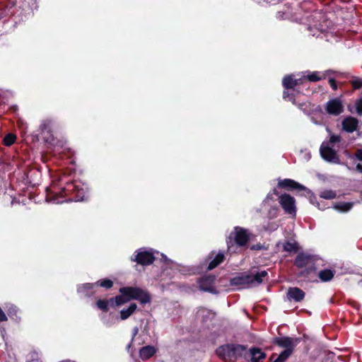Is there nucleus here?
<instances>
[{"mask_svg": "<svg viewBox=\"0 0 362 362\" xmlns=\"http://www.w3.org/2000/svg\"><path fill=\"white\" fill-rule=\"evenodd\" d=\"M356 112L359 115H362V98L359 99L356 103Z\"/></svg>", "mask_w": 362, "mask_h": 362, "instance_id": "nucleus-31", "label": "nucleus"}, {"mask_svg": "<svg viewBox=\"0 0 362 362\" xmlns=\"http://www.w3.org/2000/svg\"><path fill=\"white\" fill-rule=\"evenodd\" d=\"M230 241L228 242V250H231L233 245H230L231 240H233L234 242L238 246H245L249 239H250V233L247 230L244 229L240 227H235L234 231L230 233L229 236Z\"/></svg>", "mask_w": 362, "mask_h": 362, "instance_id": "nucleus-7", "label": "nucleus"}, {"mask_svg": "<svg viewBox=\"0 0 362 362\" xmlns=\"http://www.w3.org/2000/svg\"><path fill=\"white\" fill-rule=\"evenodd\" d=\"M265 357V353L259 348H251L247 354V358H250L251 362H259Z\"/></svg>", "mask_w": 362, "mask_h": 362, "instance_id": "nucleus-14", "label": "nucleus"}, {"mask_svg": "<svg viewBox=\"0 0 362 362\" xmlns=\"http://www.w3.org/2000/svg\"><path fill=\"white\" fill-rule=\"evenodd\" d=\"M335 192L332 190H325L321 192L320 197L325 199H333L336 197Z\"/></svg>", "mask_w": 362, "mask_h": 362, "instance_id": "nucleus-26", "label": "nucleus"}, {"mask_svg": "<svg viewBox=\"0 0 362 362\" xmlns=\"http://www.w3.org/2000/svg\"><path fill=\"white\" fill-rule=\"evenodd\" d=\"M284 249L287 252L296 251L297 245L295 243L287 242L284 245Z\"/></svg>", "mask_w": 362, "mask_h": 362, "instance_id": "nucleus-30", "label": "nucleus"}, {"mask_svg": "<svg viewBox=\"0 0 362 362\" xmlns=\"http://www.w3.org/2000/svg\"><path fill=\"white\" fill-rule=\"evenodd\" d=\"M136 308L137 305L136 303H131L127 309H123L120 311V319L122 320H127L136 311Z\"/></svg>", "mask_w": 362, "mask_h": 362, "instance_id": "nucleus-21", "label": "nucleus"}, {"mask_svg": "<svg viewBox=\"0 0 362 362\" xmlns=\"http://www.w3.org/2000/svg\"><path fill=\"white\" fill-rule=\"evenodd\" d=\"M224 259V255L222 252L216 254L208 266V269L211 270L221 264Z\"/></svg>", "mask_w": 362, "mask_h": 362, "instance_id": "nucleus-22", "label": "nucleus"}, {"mask_svg": "<svg viewBox=\"0 0 362 362\" xmlns=\"http://www.w3.org/2000/svg\"><path fill=\"white\" fill-rule=\"evenodd\" d=\"M6 320H7V317L6 316V315L4 313V311L0 308V322H4V321H6Z\"/></svg>", "mask_w": 362, "mask_h": 362, "instance_id": "nucleus-34", "label": "nucleus"}, {"mask_svg": "<svg viewBox=\"0 0 362 362\" xmlns=\"http://www.w3.org/2000/svg\"><path fill=\"white\" fill-rule=\"evenodd\" d=\"M313 256H311L310 255L305 254V253H300L298 255V256L296 259L295 264L298 267L303 268V267L308 265L310 263H311L313 262Z\"/></svg>", "mask_w": 362, "mask_h": 362, "instance_id": "nucleus-16", "label": "nucleus"}, {"mask_svg": "<svg viewBox=\"0 0 362 362\" xmlns=\"http://www.w3.org/2000/svg\"><path fill=\"white\" fill-rule=\"evenodd\" d=\"M352 84L354 88H359L362 86V81L360 79H357L354 81Z\"/></svg>", "mask_w": 362, "mask_h": 362, "instance_id": "nucleus-33", "label": "nucleus"}, {"mask_svg": "<svg viewBox=\"0 0 362 362\" xmlns=\"http://www.w3.org/2000/svg\"><path fill=\"white\" fill-rule=\"evenodd\" d=\"M287 298L289 300L300 302L305 298V292L297 287L289 288L287 292Z\"/></svg>", "mask_w": 362, "mask_h": 362, "instance_id": "nucleus-13", "label": "nucleus"}, {"mask_svg": "<svg viewBox=\"0 0 362 362\" xmlns=\"http://www.w3.org/2000/svg\"><path fill=\"white\" fill-rule=\"evenodd\" d=\"M318 206V209H323L322 208H321V207L320 206V204H318V206Z\"/></svg>", "mask_w": 362, "mask_h": 362, "instance_id": "nucleus-41", "label": "nucleus"}, {"mask_svg": "<svg viewBox=\"0 0 362 362\" xmlns=\"http://www.w3.org/2000/svg\"><path fill=\"white\" fill-rule=\"evenodd\" d=\"M325 78V74L318 71L313 72L304 76L302 78H295L294 75H288L284 78L282 83L286 89H292L293 87L300 85L304 80L308 79L309 81H318Z\"/></svg>", "mask_w": 362, "mask_h": 362, "instance_id": "nucleus-5", "label": "nucleus"}, {"mask_svg": "<svg viewBox=\"0 0 362 362\" xmlns=\"http://www.w3.org/2000/svg\"><path fill=\"white\" fill-rule=\"evenodd\" d=\"M267 275L265 270L255 274H243L233 278L230 284L236 286L238 289L249 288L259 285Z\"/></svg>", "mask_w": 362, "mask_h": 362, "instance_id": "nucleus-3", "label": "nucleus"}, {"mask_svg": "<svg viewBox=\"0 0 362 362\" xmlns=\"http://www.w3.org/2000/svg\"><path fill=\"white\" fill-rule=\"evenodd\" d=\"M44 128H45L44 125H42L41 129H43Z\"/></svg>", "mask_w": 362, "mask_h": 362, "instance_id": "nucleus-43", "label": "nucleus"}, {"mask_svg": "<svg viewBox=\"0 0 362 362\" xmlns=\"http://www.w3.org/2000/svg\"><path fill=\"white\" fill-rule=\"evenodd\" d=\"M138 332H139L138 328H137V327H135V328L134 329V330H133V335H134V336H136V335L137 334Z\"/></svg>", "mask_w": 362, "mask_h": 362, "instance_id": "nucleus-39", "label": "nucleus"}, {"mask_svg": "<svg viewBox=\"0 0 362 362\" xmlns=\"http://www.w3.org/2000/svg\"><path fill=\"white\" fill-rule=\"evenodd\" d=\"M293 91L294 90L284 91V98L291 101L293 104H296V99L294 98Z\"/></svg>", "mask_w": 362, "mask_h": 362, "instance_id": "nucleus-29", "label": "nucleus"}, {"mask_svg": "<svg viewBox=\"0 0 362 362\" xmlns=\"http://www.w3.org/2000/svg\"><path fill=\"white\" fill-rule=\"evenodd\" d=\"M327 131L329 134V139L322 143L320 148V155L326 161L339 164L340 160L337 155V151L341 142V136L331 134V131L328 128H327Z\"/></svg>", "mask_w": 362, "mask_h": 362, "instance_id": "nucleus-1", "label": "nucleus"}, {"mask_svg": "<svg viewBox=\"0 0 362 362\" xmlns=\"http://www.w3.org/2000/svg\"><path fill=\"white\" fill-rule=\"evenodd\" d=\"M233 351L234 355V361H235L239 357H241L243 356L245 358H247V351H246V347L243 345L233 344Z\"/></svg>", "mask_w": 362, "mask_h": 362, "instance_id": "nucleus-20", "label": "nucleus"}, {"mask_svg": "<svg viewBox=\"0 0 362 362\" xmlns=\"http://www.w3.org/2000/svg\"><path fill=\"white\" fill-rule=\"evenodd\" d=\"M271 197H272V195H270V194L267 195V198L264 201V205H265L269 202V199H271Z\"/></svg>", "mask_w": 362, "mask_h": 362, "instance_id": "nucleus-38", "label": "nucleus"}, {"mask_svg": "<svg viewBox=\"0 0 362 362\" xmlns=\"http://www.w3.org/2000/svg\"><path fill=\"white\" fill-rule=\"evenodd\" d=\"M278 186L279 187L288 189H305L304 186L291 179H284L282 180H279Z\"/></svg>", "mask_w": 362, "mask_h": 362, "instance_id": "nucleus-15", "label": "nucleus"}, {"mask_svg": "<svg viewBox=\"0 0 362 362\" xmlns=\"http://www.w3.org/2000/svg\"><path fill=\"white\" fill-rule=\"evenodd\" d=\"M278 214V208L273 207L269 211V216L270 218H274L277 216Z\"/></svg>", "mask_w": 362, "mask_h": 362, "instance_id": "nucleus-32", "label": "nucleus"}, {"mask_svg": "<svg viewBox=\"0 0 362 362\" xmlns=\"http://www.w3.org/2000/svg\"><path fill=\"white\" fill-rule=\"evenodd\" d=\"M318 276H319V278L321 279V281H330L333 278L334 273L332 272V271H331L329 269H325V270L320 271Z\"/></svg>", "mask_w": 362, "mask_h": 362, "instance_id": "nucleus-25", "label": "nucleus"}, {"mask_svg": "<svg viewBox=\"0 0 362 362\" xmlns=\"http://www.w3.org/2000/svg\"><path fill=\"white\" fill-rule=\"evenodd\" d=\"M354 206L353 202H339L334 205V208L341 212L349 211Z\"/></svg>", "mask_w": 362, "mask_h": 362, "instance_id": "nucleus-23", "label": "nucleus"}, {"mask_svg": "<svg viewBox=\"0 0 362 362\" xmlns=\"http://www.w3.org/2000/svg\"><path fill=\"white\" fill-rule=\"evenodd\" d=\"M342 129L346 132L352 133L358 131L359 121L353 117L348 116L342 121Z\"/></svg>", "mask_w": 362, "mask_h": 362, "instance_id": "nucleus-12", "label": "nucleus"}, {"mask_svg": "<svg viewBox=\"0 0 362 362\" xmlns=\"http://www.w3.org/2000/svg\"><path fill=\"white\" fill-rule=\"evenodd\" d=\"M233 344H226L221 346L216 349V354L224 361H234L233 353Z\"/></svg>", "mask_w": 362, "mask_h": 362, "instance_id": "nucleus-11", "label": "nucleus"}, {"mask_svg": "<svg viewBox=\"0 0 362 362\" xmlns=\"http://www.w3.org/2000/svg\"><path fill=\"white\" fill-rule=\"evenodd\" d=\"M356 157L358 160H362V148L358 149L356 153Z\"/></svg>", "mask_w": 362, "mask_h": 362, "instance_id": "nucleus-36", "label": "nucleus"}, {"mask_svg": "<svg viewBox=\"0 0 362 362\" xmlns=\"http://www.w3.org/2000/svg\"><path fill=\"white\" fill-rule=\"evenodd\" d=\"M132 260L142 265H148L152 264L154 260L153 253L151 250L140 249Z\"/></svg>", "mask_w": 362, "mask_h": 362, "instance_id": "nucleus-10", "label": "nucleus"}, {"mask_svg": "<svg viewBox=\"0 0 362 362\" xmlns=\"http://www.w3.org/2000/svg\"><path fill=\"white\" fill-rule=\"evenodd\" d=\"M114 303V298H110L108 300H99L97 301V306L103 311H107L109 305H112Z\"/></svg>", "mask_w": 362, "mask_h": 362, "instance_id": "nucleus-24", "label": "nucleus"}, {"mask_svg": "<svg viewBox=\"0 0 362 362\" xmlns=\"http://www.w3.org/2000/svg\"><path fill=\"white\" fill-rule=\"evenodd\" d=\"M329 83L333 90H337V86L335 81L333 78H330L329 80Z\"/></svg>", "mask_w": 362, "mask_h": 362, "instance_id": "nucleus-35", "label": "nucleus"}, {"mask_svg": "<svg viewBox=\"0 0 362 362\" xmlns=\"http://www.w3.org/2000/svg\"><path fill=\"white\" fill-rule=\"evenodd\" d=\"M11 7L0 5V18H4L12 14L11 11Z\"/></svg>", "mask_w": 362, "mask_h": 362, "instance_id": "nucleus-27", "label": "nucleus"}, {"mask_svg": "<svg viewBox=\"0 0 362 362\" xmlns=\"http://www.w3.org/2000/svg\"><path fill=\"white\" fill-rule=\"evenodd\" d=\"M274 342L278 346L284 348L285 350L279 355L274 362H284L293 353L294 347L298 342V339L283 337L276 338Z\"/></svg>", "mask_w": 362, "mask_h": 362, "instance_id": "nucleus-6", "label": "nucleus"}, {"mask_svg": "<svg viewBox=\"0 0 362 362\" xmlns=\"http://www.w3.org/2000/svg\"><path fill=\"white\" fill-rule=\"evenodd\" d=\"M112 284H113L111 280L105 279V280L101 281L100 283L98 282V283H95V284H83L82 286H81L78 288V291H83L85 290L92 289L95 286H98V285L102 287L106 288H110L112 286Z\"/></svg>", "mask_w": 362, "mask_h": 362, "instance_id": "nucleus-17", "label": "nucleus"}, {"mask_svg": "<svg viewBox=\"0 0 362 362\" xmlns=\"http://www.w3.org/2000/svg\"><path fill=\"white\" fill-rule=\"evenodd\" d=\"M156 353V349L153 346H146L139 351V356L142 360L151 358Z\"/></svg>", "mask_w": 362, "mask_h": 362, "instance_id": "nucleus-19", "label": "nucleus"}, {"mask_svg": "<svg viewBox=\"0 0 362 362\" xmlns=\"http://www.w3.org/2000/svg\"><path fill=\"white\" fill-rule=\"evenodd\" d=\"M325 109L328 115L338 116L344 112V106L341 99L334 98L327 102Z\"/></svg>", "mask_w": 362, "mask_h": 362, "instance_id": "nucleus-8", "label": "nucleus"}, {"mask_svg": "<svg viewBox=\"0 0 362 362\" xmlns=\"http://www.w3.org/2000/svg\"><path fill=\"white\" fill-rule=\"evenodd\" d=\"M279 202L286 214L296 215V201L293 197L284 194L279 197Z\"/></svg>", "mask_w": 362, "mask_h": 362, "instance_id": "nucleus-9", "label": "nucleus"}, {"mask_svg": "<svg viewBox=\"0 0 362 362\" xmlns=\"http://www.w3.org/2000/svg\"><path fill=\"white\" fill-rule=\"evenodd\" d=\"M356 170L361 173H362V165L361 164H358L356 165Z\"/></svg>", "mask_w": 362, "mask_h": 362, "instance_id": "nucleus-37", "label": "nucleus"}, {"mask_svg": "<svg viewBox=\"0 0 362 362\" xmlns=\"http://www.w3.org/2000/svg\"><path fill=\"white\" fill-rule=\"evenodd\" d=\"M121 295L114 298L116 305L119 306L132 299L140 301L141 303L150 302L149 295L144 290L136 287H123L119 289Z\"/></svg>", "mask_w": 362, "mask_h": 362, "instance_id": "nucleus-2", "label": "nucleus"}, {"mask_svg": "<svg viewBox=\"0 0 362 362\" xmlns=\"http://www.w3.org/2000/svg\"><path fill=\"white\" fill-rule=\"evenodd\" d=\"M259 248H260V247H259V246H257V247L253 246V247H252V249H259Z\"/></svg>", "mask_w": 362, "mask_h": 362, "instance_id": "nucleus-40", "label": "nucleus"}, {"mask_svg": "<svg viewBox=\"0 0 362 362\" xmlns=\"http://www.w3.org/2000/svg\"><path fill=\"white\" fill-rule=\"evenodd\" d=\"M76 189L77 192L75 201L78 202L84 200L83 189H78V186L72 183L68 184L66 188H62L60 189L54 188L53 189H49L50 192L47 193V200L54 204L63 203L64 202L63 200V197L66 194V192L74 191Z\"/></svg>", "mask_w": 362, "mask_h": 362, "instance_id": "nucleus-4", "label": "nucleus"}, {"mask_svg": "<svg viewBox=\"0 0 362 362\" xmlns=\"http://www.w3.org/2000/svg\"><path fill=\"white\" fill-rule=\"evenodd\" d=\"M215 278L212 276L203 277L199 281V288L204 291H212L213 283Z\"/></svg>", "mask_w": 362, "mask_h": 362, "instance_id": "nucleus-18", "label": "nucleus"}, {"mask_svg": "<svg viewBox=\"0 0 362 362\" xmlns=\"http://www.w3.org/2000/svg\"><path fill=\"white\" fill-rule=\"evenodd\" d=\"M15 140H16L15 135H13L12 134H8L5 136V138L4 139V144L5 146H8L12 145L15 142Z\"/></svg>", "mask_w": 362, "mask_h": 362, "instance_id": "nucleus-28", "label": "nucleus"}, {"mask_svg": "<svg viewBox=\"0 0 362 362\" xmlns=\"http://www.w3.org/2000/svg\"><path fill=\"white\" fill-rule=\"evenodd\" d=\"M214 256V253H211L210 258H212Z\"/></svg>", "mask_w": 362, "mask_h": 362, "instance_id": "nucleus-42", "label": "nucleus"}]
</instances>
